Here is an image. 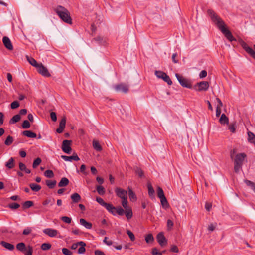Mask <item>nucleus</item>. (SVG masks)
<instances>
[{"mask_svg": "<svg viewBox=\"0 0 255 255\" xmlns=\"http://www.w3.org/2000/svg\"><path fill=\"white\" fill-rule=\"evenodd\" d=\"M207 12L210 15L212 21L225 35V37L230 41L235 40V39L233 37L231 32L226 28L224 22L215 13V12L211 9H209L208 10Z\"/></svg>", "mask_w": 255, "mask_h": 255, "instance_id": "1", "label": "nucleus"}, {"mask_svg": "<svg viewBox=\"0 0 255 255\" xmlns=\"http://www.w3.org/2000/svg\"><path fill=\"white\" fill-rule=\"evenodd\" d=\"M246 155L244 153L237 154L234 158V169L236 173H238L246 159Z\"/></svg>", "mask_w": 255, "mask_h": 255, "instance_id": "2", "label": "nucleus"}, {"mask_svg": "<svg viewBox=\"0 0 255 255\" xmlns=\"http://www.w3.org/2000/svg\"><path fill=\"white\" fill-rule=\"evenodd\" d=\"M55 12L63 21L67 23H71L69 12L65 7L58 6L55 9Z\"/></svg>", "mask_w": 255, "mask_h": 255, "instance_id": "3", "label": "nucleus"}, {"mask_svg": "<svg viewBox=\"0 0 255 255\" xmlns=\"http://www.w3.org/2000/svg\"><path fill=\"white\" fill-rule=\"evenodd\" d=\"M71 141L68 140H64L63 141L62 144V151L67 154H70L72 151L71 147Z\"/></svg>", "mask_w": 255, "mask_h": 255, "instance_id": "4", "label": "nucleus"}, {"mask_svg": "<svg viewBox=\"0 0 255 255\" xmlns=\"http://www.w3.org/2000/svg\"><path fill=\"white\" fill-rule=\"evenodd\" d=\"M175 76L181 85L184 87L190 88L191 85L188 80L183 77L180 76L178 74H176Z\"/></svg>", "mask_w": 255, "mask_h": 255, "instance_id": "5", "label": "nucleus"}, {"mask_svg": "<svg viewBox=\"0 0 255 255\" xmlns=\"http://www.w3.org/2000/svg\"><path fill=\"white\" fill-rule=\"evenodd\" d=\"M241 45L243 48L250 54L254 59H255V51L250 47H249L247 43L244 41L241 42Z\"/></svg>", "mask_w": 255, "mask_h": 255, "instance_id": "6", "label": "nucleus"}, {"mask_svg": "<svg viewBox=\"0 0 255 255\" xmlns=\"http://www.w3.org/2000/svg\"><path fill=\"white\" fill-rule=\"evenodd\" d=\"M114 88L116 91L122 92L124 93H128L129 90L128 85L124 83L116 85L114 86Z\"/></svg>", "mask_w": 255, "mask_h": 255, "instance_id": "7", "label": "nucleus"}, {"mask_svg": "<svg viewBox=\"0 0 255 255\" xmlns=\"http://www.w3.org/2000/svg\"><path fill=\"white\" fill-rule=\"evenodd\" d=\"M38 72L44 77H50V74L48 71L46 67H44L42 63H40L38 67L37 68Z\"/></svg>", "mask_w": 255, "mask_h": 255, "instance_id": "8", "label": "nucleus"}, {"mask_svg": "<svg viewBox=\"0 0 255 255\" xmlns=\"http://www.w3.org/2000/svg\"><path fill=\"white\" fill-rule=\"evenodd\" d=\"M115 193L116 195L120 198L122 200L125 198H128L127 191L124 189L120 188H117L115 189Z\"/></svg>", "mask_w": 255, "mask_h": 255, "instance_id": "9", "label": "nucleus"}, {"mask_svg": "<svg viewBox=\"0 0 255 255\" xmlns=\"http://www.w3.org/2000/svg\"><path fill=\"white\" fill-rule=\"evenodd\" d=\"M196 86L198 87L197 90L199 91H207L209 87L207 81H202L197 83Z\"/></svg>", "mask_w": 255, "mask_h": 255, "instance_id": "10", "label": "nucleus"}, {"mask_svg": "<svg viewBox=\"0 0 255 255\" xmlns=\"http://www.w3.org/2000/svg\"><path fill=\"white\" fill-rule=\"evenodd\" d=\"M43 232L50 237H56L58 233L57 230L51 228L45 229L43 230Z\"/></svg>", "mask_w": 255, "mask_h": 255, "instance_id": "11", "label": "nucleus"}, {"mask_svg": "<svg viewBox=\"0 0 255 255\" xmlns=\"http://www.w3.org/2000/svg\"><path fill=\"white\" fill-rule=\"evenodd\" d=\"M157 240L159 245L163 247L167 244V240L164 237L163 233L161 232L157 235Z\"/></svg>", "mask_w": 255, "mask_h": 255, "instance_id": "12", "label": "nucleus"}, {"mask_svg": "<svg viewBox=\"0 0 255 255\" xmlns=\"http://www.w3.org/2000/svg\"><path fill=\"white\" fill-rule=\"evenodd\" d=\"M2 41L5 47L9 50H12L13 49L12 44L10 39L4 36L3 38Z\"/></svg>", "mask_w": 255, "mask_h": 255, "instance_id": "13", "label": "nucleus"}, {"mask_svg": "<svg viewBox=\"0 0 255 255\" xmlns=\"http://www.w3.org/2000/svg\"><path fill=\"white\" fill-rule=\"evenodd\" d=\"M61 157L66 161H71L72 160L79 161L80 160L76 153H74L70 156L61 155Z\"/></svg>", "mask_w": 255, "mask_h": 255, "instance_id": "14", "label": "nucleus"}, {"mask_svg": "<svg viewBox=\"0 0 255 255\" xmlns=\"http://www.w3.org/2000/svg\"><path fill=\"white\" fill-rule=\"evenodd\" d=\"M106 209L113 215H116L115 210L116 208L113 205L110 203H107L104 207Z\"/></svg>", "mask_w": 255, "mask_h": 255, "instance_id": "15", "label": "nucleus"}, {"mask_svg": "<svg viewBox=\"0 0 255 255\" xmlns=\"http://www.w3.org/2000/svg\"><path fill=\"white\" fill-rule=\"evenodd\" d=\"M79 221L80 224L85 227L86 229H90L92 227V224L91 223L87 222L84 219L81 218L80 219Z\"/></svg>", "mask_w": 255, "mask_h": 255, "instance_id": "16", "label": "nucleus"}, {"mask_svg": "<svg viewBox=\"0 0 255 255\" xmlns=\"http://www.w3.org/2000/svg\"><path fill=\"white\" fill-rule=\"evenodd\" d=\"M0 244L3 247L10 251H12L14 249V246L13 245L7 243L5 241H1L0 243Z\"/></svg>", "mask_w": 255, "mask_h": 255, "instance_id": "17", "label": "nucleus"}, {"mask_svg": "<svg viewBox=\"0 0 255 255\" xmlns=\"http://www.w3.org/2000/svg\"><path fill=\"white\" fill-rule=\"evenodd\" d=\"M71 199L73 203H78L81 200V196L77 193H74L71 195Z\"/></svg>", "mask_w": 255, "mask_h": 255, "instance_id": "18", "label": "nucleus"}, {"mask_svg": "<svg viewBox=\"0 0 255 255\" xmlns=\"http://www.w3.org/2000/svg\"><path fill=\"white\" fill-rule=\"evenodd\" d=\"M78 244H80L79 246H81V247L78 250V253L79 254H84L86 250L85 248V247L86 246V244L83 241L79 242Z\"/></svg>", "mask_w": 255, "mask_h": 255, "instance_id": "19", "label": "nucleus"}, {"mask_svg": "<svg viewBox=\"0 0 255 255\" xmlns=\"http://www.w3.org/2000/svg\"><path fill=\"white\" fill-rule=\"evenodd\" d=\"M69 183V181L68 178L66 177H63L58 183V186L60 187L66 186Z\"/></svg>", "mask_w": 255, "mask_h": 255, "instance_id": "20", "label": "nucleus"}, {"mask_svg": "<svg viewBox=\"0 0 255 255\" xmlns=\"http://www.w3.org/2000/svg\"><path fill=\"white\" fill-rule=\"evenodd\" d=\"M26 59L29 63L33 66L37 68L39 64L37 63V61L32 57L26 56Z\"/></svg>", "mask_w": 255, "mask_h": 255, "instance_id": "21", "label": "nucleus"}, {"mask_svg": "<svg viewBox=\"0 0 255 255\" xmlns=\"http://www.w3.org/2000/svg\"><path fill=\"white\" fill-rule=\"evenodd\" d=\"M23 135L29 138L36 137V134L30 130H25L23 132Z\"/></svg>", "mask_w": 255, "mask_h": 255, "instance_id": "22", "label": "nucleus"}, {"mask_svg": "<svg viewBox=\"0 0 255 255\" xmlns=\"http://www.w3.org/2000/svg\"><path fill=\"white\" fill-rule=\"evenodd\" d=\"M19 167L21 171H24L27 174H29L31 172L30 170L28 169L26 165L22 162L19 163Z\"/></svg>", "mask_w": 255, "mask_h": 255, "instance_id": "23", "label": "nucleus"}, {"mask_svg": "<svg viewBox=\"0 0 255 255\" xmlns=\"http://www.w3.org/2000/svg\"><path fill=\"white\" fill-rule=\"evenodd\" d=\"M5 166L8 169H12L14 167V158H10L7 162L5 163Z\"/></svg>", "mask_w": 255, "mask_h": 255, "instance_id": "24", "label": "nucleus"}, {"mask_svg": "<svg viewBox=\"0 0 255 255\" xmlns=\"http://www.w3.org/2000/svg\"><path fill=\"white\" fill-rule=\"evenodd\" d=\"M219 122L221 124H228L229 123L228 118L225 114H222L220 118Z\"/></svg>", "mask_w": 255, "mask_h": 255, "instance_id": "25", "label": "nucleus"}, {"mask_svg": "<svg viewBox=\"0 0 255 255\" xmlns=\"http://www.w3.org/2000/svg\"><path fill=\"white\" fill-rule=\"evenodd\" d=\"M147 188L149 196L151 198L154 197L155 191L150 183H148Z\"/></svg>", "mask_w": 255, "mask_h": 255, "instance_id": "26", "label": "nucleus"}, {"mask_svg": "<svg viewBox=\"0 0 255 255\" xmlns=\"http://www.w3.org/2000/svg\"><path fill=\"white\" fill-rule=\"evenodd\" d=\"M128 195L130 201H135L136 200L135 194L129 187H128Z\"/></svg>", "mask_w": 255, "mask_h": 255, "instance_id": "27", "label": "nucleus"}, {"mask_svg": "<svg viewBox=\"0 0 255 255\" xmlns=\"http://www.w3.org/2000/svg\"><path fill=\"white\" fill-rule=\"evenodd\" d=\"M29 186L31 190L35 192L39 191L41 188V187L39 185L35 183H31L30 184Z\"/></svg>", "mask_w": 255, "mask_h": 255, "instance_id": "28", "label": "nucleus"}, {"mask_svg": "<svg viewBox=\"0 0 255 255\" xmlns=\"http://www.w3.org/2000/svg\"><path fill=\"white\" fill-rule=\"evenodd\" d=\"M16 248L18 250L22 252H25V251L26 250L25 245L24 243L22 242L17 244L16 245Z\"/></svg>", "mask_w": 255, "mask_h": 255, "instance_id": "29", "label": "nucleus"}, {"mask_svg": "<svg viewBox=\"0 0 255 255\" xmlns=\"http://www.w3.org/2000/svg\"><path fill=\"white\" fill-rule=\"evenodd\" d=\"M93 146L94 148L97 151H101L102 149V147L100 145L99 142L96 140H93Z\"/></svg>", "mask_w": 255, "mask_h": 255, "instance_id": "30", "label": "nucleus"}, {"mask_svg": "<svg viewBox=\"0 0 255 255\" xmlns=\"http://www.w3.org/2000/svg\"><path fill=\"white\" fill-rule=\"evenodd\" d=\"M160 199L163 208L166 209L169 207V205L165 197L160 198Z\"/></svg>", "mask_w": 255, "mask_h": 255, "instance_id": "31", "label": "nucleus"}, {"mask_svg": "<svg viewBox=\"0 0 255 255\" xmlns=\"http://www.w3.org/2000/svg\"><path fill=\"white\" fill-rule=\"evenodd\" d=\"M20 119V116L18 114L14 115L9 121V123L11 124H13L17 122H18Z\"/></svg>", "mask_w": 255, "mask_h": 255, "instance_id": "32", "label": "nucleus"}, {"mask_svg": "<svg viewBox=\"0 0 255 255\" xmlns=\"http://www.w3.org/2000/svg\"><path fill=\"white\" fill-rule=\"evenodd\" d=\"M46 184L47 186L50 189L53 188L56 184V180H46Z\"/></svg>", "mask_w": 255, "mask_h": 255, "instance_id": "33", "label": "nucleus"}, {"mask_svg": "<svg viewBox=\"0 0 255 255\" xmlns=\"http://www.w3.org/2000/svg\"><path fill=\"white\" fill-rule=\"evenodd\" d=\"M248 140L251 143H255V136L251 132L249 131L248 132Z\"/></svg>", "mask_w": 255, "mask_h": 255, "instance_id": "34", "label": "nucleus"}, {"mask_svg": "<svg viewBox=\"0 0 255 255\" xmlns=\"http://www.w3.org/2000/svg\"><path fill=\"white\" fill-rule=\"evenodd\" d=\"M124 213H125L126 216L128 219H130L132 218V212L130 208L126 209Z\"/></svg>", "mask_w": 255, "mask_h": 255, "instance_id": "35", "label": "nucleus"}, {"mask_svg": "<svg viewBox=\"0 0 255 255\" xmlns=\"http://www.w3.org/2000/svg\"><path fill=\"white\" fill-rule=\"evenodd\" d=\"M13 141V137L9 135L7 137L6 140H5L4 144L6 145L9 146L12 143Z\"/></svg>", "mask_w": 255, "mask_h": 255, "instance_id": "36", "label": "nucleus"}, {"mask_svg": "<svg viewBox=\"0 0 255 255\" xmlns=\"http://www.w3.org/2000/svg\"><path fill=\"white\" fill-rule=\"evenodd\" d=\"M44 175L47 178H52L54 176L53 171L51 170H46L44 173Z\"/></svg>", "mask_w": 255, "mask_h": 255, "instance_id": "37", "label": "nucleus"}, {"mask_svg": "<svg viewBox=\"0 0 255 255\" xmlns=\"http://www.w3.org/2000/svg\"><path fill=\"white\" fill-rule=\"evenodd\" d=\"M174 223L173 221L170 220L168 219L167 221V229L168 231H171L173 227Z\"/></svg>", "mask_w": 255, "mask_h": 255, "instance_id": "38", "label": "nucleus"}, {"mask_svg": "<svg viewBox=\"0 0 255 255\" xmlns=\"http://www.w3.org/2000/svg\"><path fill=\"white\" fill-rule=\"evenodd\" d=\"M145 240L147 243H150L153 241L154 238L152 234H149L146 235Z\"/></svg>", "mask_w": 255, "mask_h": 255, "instance_id": "39", "label": "nucleus"}, {"mask_svg": "<svg viewBox=\"0 0 255 255\" xmlns=\"http://www.w3.org/2000/svg\"><path fill=\"white\" fill-rule=\"evenodd\" d=\"M51 247V245L50 243H43L41 246V248L43 251H46L50 249Z\"/></svg>", "mask_w": 255, "mask_h": 255, "instance_id": "40", "label": "nucleus"}, {"mask_svg": "<svg viewBox=\"0 0 255 255\" xmlns=\"http://www.w3.org/2000/svg\"><path fill=\"white\" fill-rule=\"evenodd\" d=\"M155 74L158 78L163 79L166 74L160 71H155Z\"/></svg>", "mask_w": 255, "mask_h": 255, "instance_id": "41", "label": "nucleus"}, {"mask_svg": "<svg viewBox=\"0 0 255 255\" xmlns=\"http://www.w3.org/2000/svg\"><path fill=\"white\" fill-rule=\"evenodd\" d=\"M41 162V159L38 157L36 159L34 160L33 164L32 167L33 168H36Z\"/></svg>", "mask_w": 255, "mask_h": 255, "instance_id": "42", "label": "nucleus"}, {"mask_svg": "<svg viewBox=\"0 0 255 255\" xmlns=\"http://www.w3.org/2000/svg\"><path fill=\"white\" fill-rule=\"evenodd\" d=\"M135 173L137 175H138L139 177H142L144 176V173L143 171L138 167H136L135 169Z\"/></svg>", "mask_w": 255, "mask_h": 255, "instance_id": "43", "label": "nucleus"}, {"mask_svg": "<svg viewBox=\"0 0 255 255\" xmlns=\"http://www.w3.org/2000/svg\"><path fill=\"white\" fill-rule=\"evenodd\" d=\"M157 196L159 198L165 197L164 194L163 190L161 188L159 187H158L157 188Z\"/></svg>", "mask_w": 255, "mask_h": 255, "instance_id": "44", "label": "nucleus"}, {"mask_svg": "<svg viewBox=\"0 0 255 255\" xmlns=\"http://www.w3.org/2000/svg\"><path fill=\"white\" fill-rule=\"evenodd\" d=\"M97 191L98 193L101 195H104L105 193V189L102 186H97Z\"/></svg>", "mask_w": 255, "mask_h": 255, "instance_id": "45", "label": "nucleus"}, {"mask_svg": "<svg viewBox=\"0 0 255 255\" xmlns=\"http://www.w3.org/2000/svg\"><path fill=\"white\" fill-rule=\"evenodd\" d=\"M23 252L24 253L25 255H32L33 249L31 246H29L26 248V250Z\"/></svg>", "mask_w": 255, "mask_h": 255, "instance_id": "46", "label": "nucleus"}, {"mask_svg": "<svg viewBox=\"0 0 255 255\" xmlns=\"http://www.w3.org/2000/svg\"><path fill=\"white\" fill-rule=\"evenodd\" d=\"M33 205V203L31 201H25L23 204V207L24 208H28L31 207Z\"/></svg>", "mask_w": 255, "mask_h": 255, "instance_id": "47", "label": "nucleus"}, {"mask_svg": "<svg viewBox=\"0 0 255 255\" xmlns=\"http://www.w3.org/2000/svg\"><path fill=\"white\" fill-rule=\"evenodd\" d=\"M93 40L99 44H103L105 43V40L103 39V38L99 36L95 37Z\"/></svg>", "mask_w": 255, "mask_h": 255, "instance_id": "48", "label": "nucleus"}, {"mask_svg": "<svg viewBox=\"0 0 255 255\" xmlns=\"http://www.w3.org/2000/svg\"><path fill=\"white\" fill-rule=\"evenodd\" d=\"M124 209L120 206L116 208L115 213H117L118 215L122 216L124 213Z\"/></svg>", "mask_w": 255, "mask_h": 255, "instance_id": "49", "label": "nucleus"}, {"mask_svg": "<svg viewBox=\"0 0 255 255\" xmlns=\"http://www.w3.org/2000/svg\"><path fill=\"white\" fill-rule=\"evenodd\" d=\"M244 181L246 184L248 186H250L252 190L255 188V184L254 182L247 179L245 180Z\"/></svg>", "mask_w": 255, "mask_h": 255, "instance_id": "50", "label": "nucleus"}, {"mask_svg": "<svg viewBox=\"0 0 255 255\" xmlns=\"http://www.w3.org/2000/svg\"><path fill=\"white\" fill-rule=\"evenodd\" d=\"M8 207L11 209H16L20 207V205L16 203H13L8 204Z\"/></svg>", "mask_w": 255, "mask_h": 255, "instance_id": "51", "label": "nucleus"}, {"mask_svg": "<svg viewBox=\"0 0 255 255\" xmlns=\"http://www.w3.org/2000/svg\"><path fill=\"white\" fill-rule=\"evenodd\" d=\"M128 198H125L124 199H122V205L125 210L129 208L128 207Z\"/></svg>", "mask_w": 255, "mask_h": 255, "instance_id": "52", "label": "nucleus"}, {"mask_svg": "<svg viewBox=\"0 0 255 255\" xmlns=\"http://www.w3.org/2000/svg\"><path fill=\"white\" fill-rule=\"evenodd\" d=\"M96 201L99 203L101 206L105 207L106 204L107 203L105 202L102 198L101 197H97L96 199Z\"/></svg>", "mask_w": 255, "mask_h": 255, "instance_id": "53", "label": "nucleus"}, {"mask_svg": "<svg viewBox=\"0 0 255 255\" xmlns=\"http://www.w3.org/2000/svg\"><path fill=\"white\" fill-rule=\"evenodd\" d=\"M61 220L63 222L70 224L71 222L72 219L71 218L67 216H63L61 218Z\"/></svg>", "mask_w": 255, "mask_h": 255, "instance_id": "54", "label": "nucleus"}, {"mask_svg": "<svg viewBox=\"0 0 255 255\" xmlns=\"http://www.w3.org/2000/svg\"><path fill=\"white\" fill-rule=\"evenodd\" d=\"M22 127L24 129L28 128L30 127V123L27 120H25L23 121Z\"/></svg>", "mask_w": 255, "mask_h": 255, "instance_id": "55", "label": "nucleus"}, {"mask_svg": "<svg viewBox=\"0 0 255 255\" xmlns=\"http://www.w3.org/2000/svg\"><path fill=\"white\" fill-rule=\"evenodd\" d=\"M10 106L12 109H15L19 106V103L17 101H14L11 103Z\"/></svg>", "mask_w": 255, "mask_h": 255, "instance_id": "56", "label": "nucleus"}, {"mask_svg": "<svg viewBox=\"0 0 255 255\" xmlns=\"http://www.w3.org/2000/svg\"><path fill=\"white\" fill-rule=\"evenodd\" d=\"M162 79L165 82H167V84L169 85H171L172 84V82L171 80L170 77L167 74H166L165 76H164V78Z\"/></svg>", "mask_w": 255, "mask_h": 255, "instance_id": "57", "label": "nucleus"}, {"mask_svg": "<svg viewBox=\"0 0 255 255\" xmlns=\"http://www.w3.org/2000/svg\"><path fill=\"white\" fill-rule=\"evenodd\" d=\"M127 233L128 234V235L130 239L132 241H133L135 240V236L134 235V234H133L132 232H131L129 230H127Z\"/></svg>", "mask_w": 255, "mask_h": 255, "instance_id": "58", "label": "nucleus"}, {"mask_svg": "<svg viewBox=\"0 0 255 255\" xmlns=\"http://www.w3.org/2000/svg\"><path fill=\"white\" fill-rule=\"evenodd\" d=\"M66 118L63 117L61 119V121L60 122L59 127L61 128H65V125H66Z\"/></svg>", "mask_w": 255, "mask_h": 255, "instance_id": "59", "label": "nucleus"}, {"mask_svg": "<svg viewBox=\"0 0 255 255\" xmlns=\"http://www.w3.org/2000/svg\"><path fill=\"white\" fill-rule=\"evenodd\" d=\"M31 231H32V229L31 228L27 227L26 228L24 229V230L23 231V234L24 235H28L29 234H30Z\"/></svg>", "mask_w": 255, "mask_h": 255, "instance_id": "60", "label": "nucleus"}, {"mask_svg": "<svg viewBox=\"0 0 255 255\" xmlns=\"http://www.w3.org/2000/svg\"><path fill=\"white\" fill-rule=\"evenodd\" d=\"M62 253L65 255H72V252L67 248H63L62 249Z\"/></svg>", "mask_w": 255, "mask_h": 255, "instance_id": "61", "label": "nucleus"}, {"mask_svg": "<svg viewBox=\"0 0 255 255\" xmlns=\"http://www.w3.org/2000/svg\"><path fill=\"white\" fill-rule=\"evenodd\" d=\"M152 255H162V253L159 252L156 248H154L152 249Z\"/></svg>", "mask_w": 255, "mask_h": 255, "instance_id": "62", "label": "nucleus"}, {"mask_svg": "<svg viewBox=\"0 0 255 255\" xmlns=\"http://www.w3.org/2000/svg\"><path fill=\"white\" fill-rule=\"evenodd\" d=\"M103 242L108 246H110L112 244L113 242L111 240H109L107 237H105Z\"/></svg>", "mask_w": 255, "mask_h": 255, "instance_id": "63", "label": "nucleus"}, {"mask_svg": "<svg viewBox=\"0 0 255 255\" xmlns=\"http://www.w3.org/2000/svg\"><path fill=\"white\" fill-rule=\"evenodd\" d=\"M216 227V224H211L209 225L208 229L209 231L212 232L214 230Z\"/></svg>", "mask_w": 255, "mask_h": 255, "instance_id": "64", "label": "nucleus"}]
</instances>
